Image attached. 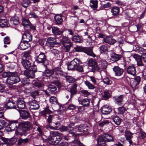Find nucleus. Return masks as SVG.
I'll return each instance as SVG.
<instances>
[{"label":"nucleus","mask_w":146,"mask_h":146,"mask_svg":"<svg viewBox=\"0 0 146 146\" xmlns=\"http://www.w3.org/2000/svg\"><path fill=\"white\" fill-rule=\"evenodd\" d=\"M13 72H4L1 74L3 78L7 77L6 80V83L12 85L17 83L20 80L19 76L17 74L13 75Z\"/></svg>","instance_id":"f257e3e1"},{"label":"nucleus","mask_w":146,"mask_h":146,"mask_svg":"<svg viewBox=\"0 0 146 146\" xmlns=\"http://www.w3.org/2000/svg\"><path fill=\"white\" fill-rule=\"evenodd\" d=\"M50 135L47 139V141L51 144L56 145L63 138V135L57 131H51Z\"/></svg>","instance_id":"f03ea898"},{"label":"nucleus","mask_w":146,"mask_h":146,"mask_svg":"<svg viewBox=\"0 0 146 146\" xmlns=\"http://www.w3.org/2000/svg\"><path fill=\"white\" fill-rule=\"evenodd\" d=\"M81 60L77 58H74L73 60L68 62L67 63V68L68 70H76L79 72H82L83 68L81 65L80 64H82Z\"/></svg>","instance_id":"7ed1b4c3"},{"label":"nucleus","mask_w":146,"mask_h":146,"mask_svg":"<svg viewBox=\"0 0 146 146\" xmlns=\"http://www.w3.org/2000/svg\"><path fill=\"white\" fill-rule=\"evenodd\" d=\"M35 61L38 64L43 65L45 68H47V66L49 65V60L45 53L40 52L38 55L35 57Z\"/></svg>","instance_id":"20e7f679"},{"label":"nucleus","mask_w":146,"mask_h":146,"mask_svg":"<svg viewBox=\"0 0 146 146\" xmlns=\"http://www.w3.org/2000/svg\"><path fill=\"white\" fill-rule=\"evenodd\" d=\"M93 48L92 47H86L77 45L74 48V51L77 52H83L89 56L95 57L96 55L93 52Z\"/></svg>","instance_id":"39448f33"},{"label":"nucleus","mask_w":146,"mask_h":146,"mask_svg":"<svg viewBox=\"0 0 146 146\" xmlns=\"http://www.w3.org/2000/svg\"><path fill=\"white\" fill-rule=\"evenodd\" d=\"M31 124L28 121H23L19 123L18 129L21 135H26V131L28 130L30 128Z\"/></svg>","instance_id":"423d86ee"},{"label":"nucleus","mask_w":146,"mask_h":146,"mask_svg":"<svg viewBox=\"0 0 146 146\" xmlns=\"http://www.w3.org/2000/svg\"><path fill=\"white\" fill-rule=\"evenodd\" d=\"M60 42L65 48L67 52H68L72 45L71 41L68 36L63 35L60 37Z\"/></svg>","instance_id":"0eeeda50"},{"label":"nucleus","mask_w":146,"mask_h":146,"mask_svg":"<svg viewBox=\"0 0 146 146\" xmlns=\"http://www.w3.org/2000/svg\"><path fill=\"white\" fill-rule=\"evenodd\" d=\"M37 72L36 65L33 64L32 68L25 70L23 74L27 77L31 78H34L35 77V74Z\"/></svg>","instance_id":"6e6552de"},{"label":"nucleus","mask_w":146,"mask_h":146,"mask_svg":"<svg viewBox=\"0 0 146 146\" xmlns=\"http://www.w3.org/2000/svg\"><path fill=\"white\" fill-rule=\"evenodd\" d=\"M123 65V67L121 68L118 66H114L113 68V70L115 76H122L124 72V70L125 68L126 63L123 61L121 64Z\"/></svg>","instance_id":"1a4fd4ad"},{"label":"nucleus","mask_w":146,"mask_h":146,"mask_svg":"<svg viewBox=\"0 0 146 146\" xmlns=\"http://www.w3.org/2000/svg\"><path fill=\"white\" fill-rule=\"evenodd\" d=\"M112 136L108 133H104L101 135V146H106V141L110 142L113 141Z\"/></svg>","instance_id":"9d476101"},{"label":"nucleus","mask_w":146,"mask_h":146,"mask_svg":"<svg viewBox=\"0 0 146 146\" xmlns=\"http://www.w3.org/2000/svg\"><path fill=\"white\" fill-rule=\"evenodd\" d=\"M88 66L91 68V71L95 72V71H99L100 69L97 65V63L95 60L92 58L89 59L88 61Z\"/></svg>","instance_id":"9b49d317"},{"label":"nucleus","mask_w":146,"mask_h":146,"mask_svg":"<svg viewBox=\"0 0 146 146\" xmlns=\"http://www.w3.org/2000/svg\"><path fill=\"white\" fill-rule=\"evenodd\" d=\"M52 33L54 34L56 38H60V37L63 35L64 29L60 31L59 28L57 27H52Z\"/></svg>","instance_id":"f8f14e48"},{"label":"nucleus","mask_w":146,"mask_h":146,"mask_svg":"<svg viewBox=\"0 0 146 146\" xmlns=\"http://www.w3.org/2000/svg\"><path fill=\"white\" fill-rule=\"evenodd\" d=\"M21 63L24 68L27 70L32 68L33 66L32 65V63L30 61L24 58L22 59Z\"/></svg>","instance_id":"ddd939ff"},{"label":"nucleus","mask_w":146,"mask_h":146,"mask_svg":"<svg viewBox=\"0 0 146 146\" xmlns=\"http://www.w3.org/2000/svg\"><path fill=\"white\" fill-rule=\"evenodd\" d=\"M54 74L62 77L65 78L67 73L63 71L61 68L59 67H57L54 68Z\"/></svg>","instance_id":"4468645a"},{"label":"nucleus","mask_w":146,"mask_h":146,"mask_svg":"<svg viewBox=\"0 0 146 146\" xmlns=\"http://www.w3.org/2000/svg\"><path fill=\"white\" fill-rule=\"evenodd\" d=\"M141 80V78L140 76H136L134 79L131 82V86L133 88V90L136 89L137 86L139 84Z\"/></svg>","instance_id":"2eb2a0df"},{"label":"nucleus","mask_w":146,"mask_h":146,"mask_svg":"<svg viewBox=\"0 0 146 146\" xmlns=\"http://www.w3.org/2000/svg\"><path fill=\"white\" fill-rule=\"evenodd\" d=\"M49 101L52 104H57L56 106L58 107V108L57 109L54 110V111H56L58 112L60 111H62L60 109L61 108V105L60 104L58 103L56 98V97L54 96H52L50 99Z\"/></svg>","instance_id":"dca6fc26"},{"label":"nucleus","mask_w":146,"mask_h":146,"mask_svg":"<svg viewBox=\"0 0 146 146\" xmlns=\"http://www.w3.org/2000/svg\"><path fill=\"white\" fill-rule=\"evenodd\" d=\"M18 123V120H12L9 122V123L7 126V130L9 131H11L15 130L16 128H17L16 123Z\"/></svg>","instance_id":"f3484780"},{"label":"nucleus","mask_w":146,"mask_h":146,"mask_svg":"<svg viewBox=\"0 0 146 146\" xmlns=\"http://www.w3.org/2000/svg\"><path fill=\"white\" fill-rule=\"evenodd\" d=\"M29 108L31 110H36L39 108L38 102L36 100L29 101Z\"/></svg>","instance_id":"a211bd4d"},{"label":"nucleus","mask_w":146,"mask_h":146,"mask_svg":"<svg viewBox=\"0 0 146 146\" xmlns=\"http://www.w3.org/2000/svg\"><path fill=\"white\" fill-rule=\"evenodd\" d=\"M32 39V35L29 32L25 33L22 36V40L26 42H29Z\"/></svg>","instance_id":"6ab92c4d"},{"label":"nucleus","mask_w":146,"mask_h":146,"mask_svg":"<svg viewBox=\"0 0 146 146\" xmlns=\"http://www.w3.org/2000/svg\"><path fill=\"white\" fill-rule=\"evenodd\" d=\"M126 72L128 74L134 76L136 74L135 67L133 64L129 65L126 68Z\"/></svg>","instance_id":"aec40b11"},{"label":"nucleus","mask_w":146,"mask_h":146,"mask_svg":"<svg viewBox=\"0 0 146 146\" xmlns=\"http://www.w3.org/2000/svg\"><path fill=\"white\" fill-rule=\"evenodd\" d=\"M110 56L111 60L114 62H116L120 60L123 57L122 55L117 54L114 52H111Z\"/></svg>","instance_id":"412c9836"},{"label":"nucleus","mask_w":146,"mask_h":146,"mask_svg":"<svg viewBox=\"0 0 146 146\" xmlns=\"http://www.w3.org/2000/svg\"><path fill=\"white\" fill-rule=\"evenodd\" d=\"M30 46V43L29 42H26L22 40L19 45V48L20 50H24Z\"/></svg>","instance_id":"4be33fe9"},{"label":"nucleus","mask_w":146,"mask_h":146,"mask_svg":"<svg viewBox=\"0 0 146 146\" xmlns=\"http://www.w3.org/2000/svg\"><path fill=\"white\" fill-rule=\"evenodd\" d=\"M72 41L74 42L75 43H81L83 41V39L82 36H79L77 34L76 35L73 36L71 38Z\"/></svg>","instance_id":"5701e85b"},{"label":"nucleus","mask_w":146,"mask_h":146,"mask_svg":"<svg viewBox=\"0 0 146 146\" xmlns=\"http://www.w3.org/2000/svg\"><path fill=\"white\" fill-rule=\"evenodd\" d=\"M62 15L56 14L54 17L55 23L56 25H59L62 24L63 21L62 18Z\"/></svg>","instance_id":"b1692460"},{"label":"nucleus","mask_w":146,"mask_h":146,"mask_svg":"<svg viewBox=\"0 0 146 146\" xmlns=\"http://www.w3.org/2000/svg\"><path fill=\"white\" fill-rule=\"evenodd\" d=\"M133 133H131L129 131H125V135L127 140L128 141L130 145L132 143L131 139L133 138L132 135Z\"/></svg>","instance_id":"393cba45"},{"label":"nucleus","mask_w":146,"mask_h":146,"mask_svg":"<svg viewBox=\"0 0 146 146\" xmlns=\"http://www.w3.org/2000/svg\"><path fill=\"white\" fill-rule=\"evenodd\" d=\"M54 74V69H48V66H47V68H45V71L44 72L43 75L44 76L47 77L48 78L50 77L52 75Z\"/></svg>","instance_id":"a878e982"},{"label":"nucleus","mask_w":146,"mask_h":146,"mask_svg":"<svg viewBox=\"0 0 146 146\" xmlns=\"http://www.w3.org/2000/svg\"><path fill=\"white\" fill-rule=\"evenodd\" d=\"M56 41V39L55 38L50 37L48 38L46 41L47 45L49 46L54 47L55 42Z\"/></svg>","instance_id":"bb28decb"},{"label":"nucleus","mask_w":146,"mask_h":146,"mask_svg":"<svg viewBox=\"0 0 146 146\" xmlns=\"http://www.w3.org/2000/svg\"><path fill=\"white\" fill-rule=\"evenodd\" d=\"M3 135V133L2 131H0V138L4 142H5L9 143H14L15 142L13 141L14 139L12 138L11 139H6L2 137Z\"/></svg>","instance_id":"cd10ccee"},{"label":"nucleus","mask_w":146,"mask_h":146,"mask_svg":"<svg viewBox=\"0 0 146 146\" xmlns=\"http://www.w3.org/2000/svg\"><path fill=\"white\" fill-rule=\"evenodd\" d=\"M111 111V109L108 106H104L101 109V112L103 114H109Z\"/></svg>","instance_id":"c85d7f7f"},{"label":"nucleus","mask_w":146,"mask_h":146,"mask_svg":"<svg viewBox=\"0 0 146 146\" xmlns=\"http://www.w3.org/2000/svg\"><path fill=\"white\" fill-rule=\"evenodd\" d=\"M103 40L106 43L111 45L113 44L115 42L116 40L111 37L107 36L103 39Z\"/></svg>","instance_id":"c756f323"},{"label":"nucleus","mask_w":146,"mask_h":146,"mask_svg":"<svg viewBox=\"0 0 146 146\" xmlns=\"http://www.w3.org/2000/svg\"><path fill=\"white\" fill-rule=\"evenodd\" d=\"M15 103L10 100H9L5 106L6 109H10L15 108H16Z\"/></svg>","instance_id":"7c9ffc66"},{"label":"nucleus","mask_w":146,"mask_h":146,"mask_svg":"<svg viewBox=\"0 0 146 146\" xmlns=\"http://www.w3.org/2000/svg\"><path fill=\"white\" fill-rule=\"evenodd\" d=\"M111 12L113 15H117L119 13V8L118 7L113 6L111 9Z\"/></svg>","instance_id":"2f4dec72"},{"label":"nucleus","mask_w":146,"mask_h":146,"mask_svg":"<svg viewBox=\"0 0 146 146\" xmlns=\"http://www.w3.org/2000/svg\"><path fill=\"white\" fill-rule=\"evenodd\" d=\"M20 116L23 119H27L29 117V113L27 111L22 110L20 111Z\"/></svg>","instance_id":"473e14b6"},{"label":"nucleus","mask_w":146,"mask_h":146,"mask_svg":"<svg viewBox=\"0 0 146 146\" xmlns=\"http://www.w3.org/2000/svg\"><path fill=\"white\" fill-rule=\"evenodd\" d=\"M74 129L75 131L79 132H85L87 130L86 126L82 125H80L78 126H76L74 127Z\"/></svg>","instance_id":"72a5a7b5"},{"label":"nucleus","mask_w":146,"mask_h":146,"mask_svg":"<svg viewBox=\"0 0 146 146\" xmlns=\"http://www.w3.org/2000/svg\"><path fill=\"white\" fill-rule=\"evenodd\" d=\"M17 64L15 62H10L7 64L6 66L7 68L10 70H13L17 66Z\"/></svg>","instance_id":"f704fd0d"},{"label":"nucleus","mask_w":146,"mask_h":146,"mask_svg":"<svg viewBox=\"0 0 146 146\" xmlns=\"http://www.w3.org/2000/svg\"><path fill=\"white\" fill-rule=\"evenodd\" d=\"M22 25L24 27V28L25 30L26 28H27L28 25L30 23V22L29 19L25 18H23L22 19Z\"/></svg>","instance_id":"c9c22d12"},{"label":"nucleus","mask_w":146,"mask_h":146,"mask_svg":"<svg viewBox=\"0 0 146 146\" xmlns=\"http://www.w3.org/2000/svg\"><path fill=\"white\" fill-rule=\"evenodd\" d=\"M27 27V28H26L25 30L28 31H33L34 32L36 31V26L35 25L33 24L30 22V23L28 25Z\"/></svg>","instance_id":"e433bc0d"},{"label":"nucleus","mask_w":146,"mask_h":146,"mask_svg":"<svg viewBox=\"0 0 146 146\" xmlns=\"http://www.w3.org/2000/svg\"><path fill=\"white\" fill-rule=\"evenodd\" d=\"M17 106L18 108L23 109L25 108L26 106L25 103L23 100H19L17 102Z\"/></svg>","instance_id":"4c0bfd02"},{"label":"nucleus","mask_w":146,"mask_h":146,"mask_svg":"<svg viewBox=\"0 0 146 146\" xmlns=\"http://www.w3.org/2000/svg\"><path fill=\"white\" fill-rule=\"evenodd\" d=\"M64 78H66V82H68L69 83H73L76 80L73 77L68 75L67 74Z\"/></svg>","instance_id":"58836bf2"},{"label":"nucleus","mask_w":146,"mask_h":146,"mask_svg":"<svg viewBox=\"0 0 146 146\" xmlns=\"http://www.w3.org/2000/svg\"><path fill=\"white\" fill-rule=\"evenodd\" d=\"M112 119L115 124L117 125H119L122 121V119L117 115L114 116L112 118Z\"/></svg>","instance_id":"ea45409f"},{"label":"nucleus","mask_w":146,"mask_h":146,"mask_svg":"<svg viewBox=\"0 0 146 146\" xmlns=\"http://www.w3.org/2000/svg\"><path fill=\"white\" fill-rule=\"evenodd\" d=\"M137 55L135 54L134 56V58L135 59L137 62V64L138 66H144V64H143L142 60L140 56L137 57Z\"/></svg>","instance_id":"a19ab883"},{"label":"nucleus","mask_w":146,"mask_h":146,"mask_svg":"<svg viewBox=\"0 0 146 146\" xmlns=\"http://www.w3.org/2000/svg\"><path fill=\"white\" fill-rule=\"evenodd\" d=\"M31 3V0H23L21 3V4L23 7L27 8Z\"/></svg>","instance_id":"79ce46f5"},{"label":"nucleus","mask_w":146,"mask_h":146,"mask_svg":"<svg viewBox=\"0 0 146 146\" xmlns=\"http://www.w3.org/2000/svg\"><path fill=\"white\" fill-rule=\"evenodd\" d=\"M90 7L94 10H96L98 7V1L96 0H91L90 1Z\"/></svg>","instance_id":"37998d69"},{"label":"nucleus","mask_w":146,"mask_h":146,"mask_svg":"<svg viewBox=\"0 0 146 146\" xmlns=\"http://www.w3.org/2000/svg\"><path fill=\"white\" fill-rule=\"evenodd\" d=\"M82 106H89L90 101L88 99H84L82 100L80 102H79Z\"/></svg>","instance_id":"c03bdc74"},{"label":"nucleus","mask_w":146,"mask_h":146,"mask_svg":"<svg viewBox=\"0 0 146 146\" xmlns=\"http://www.w3.org/2000/svg\"><path fill=\"white\" fill-rule=\"evenodd\" d=\"M52 113V112L49 109L48 107L47 106L44 110L41 112L42 114L46 116V115L47 114H50Z\"/></svg>","instance_id":"a18cd8bd"},{"label":"nucleus","mask_w":146,"mask_h":146,"mask_svg":"<svg viewBox=\"0 0 146 146\" xmlns=\"http://www.w3.org/2000/svg\"><path fill=\"white\" fill-rule=\"evenodd\" d=\"M30 52L29 51H26L23 53V58L24 59H29L31 58Z\"/></svg>","instance_id":"49530a36"},{"label":"nucleus","mask_w":146,"mask_h":146,"mask_svg":"<svg viewBox=\"0 0 146 146\" xmlns=\"http://www.w3.org/2000/svg\"><path fill=\"white\" fill-rule=\"evenodd\" d=\"M29 77L25 78H22L19 81H21V83L23 85H25L27 84L30 83V80Z\"/></svg>","instance_id":"de8ad7c7"},{"label":"nucleus","mask_w":146,"mask_h":146,"mask_svg":"<svg viewBox=\"0 0 146 146\" xmlns=\"http://www.w3.org/2000/svg\"><path fill=\"white\" fill-rule=\"evenodd\" d=\"M11 23L15 25H17L19 23V20L16 19L15 17H12L10 20Z\"/></svg>","instance_id":"09e8293b"},{"label":"nucleus","mask_w":146,"mask_h":146,"mask_svg":"<svg viewBox=\"0 0 146 146\" xmlns=\"http://www.w3.org/2000/svg\"><path fill=\"white\" fill-rule=\"evenodd\" d=\"M49 78L51 82H53L54 83L57 80H59L58 77L56 76L54 74H53L50 76V77H49Z\"/></svg>","instance_id":"8fccbe9b"},{"label":"nucleus","mask_w":146,"mask_h":146,"mask_svg":"<svg viewBox=\"0 0 146 146\" xmlns=\"http://www.w3.org/2000/svg\"><path fill=\"white\" fill-rule=\"evenodd\" d=\"M29 142L28 139L26 138L25 139H21L19 140L18 142V144L20 145L22 144H24Z\"/></svg>","instance_id":"3c124183"},{"label":"nucleus","mask_w":146,"mask_h":146,"mask_svg":"<svg viewBox=\"0 0 146 146\" xmlns=\"http://www.w3.org/2000/svg\"><path fill=\"white\" fill-rule=\"evenodd\" d=\"M103 82L104 84L106 85H110L111 84L112 81L110 79L106 77L103 79Z\"/></svg>","instance_id":"603ef678"},{"label":"nucleus","mask_w":146,"mask_h":146,"mask_svg":"<svg viewBox=\"0 0 146 146\" xmlns=\"http://www.w3.org/2000/svg\"><path fill=\"white\" fill-rule=\"evenodd\" d=\"M47 89L49 91H55L57 88L55 85H49L47 87Z\"/></svg>","instance_id":"864d4df0"},{"label":"nucleus","mask_w":146,"mask_h":146,"mask_svg":"<svg viewBox=\"0 0 146 146\" xmlns=\"http://www.w3.org/2000/svg\"><path fill=\"white\" fill-rule=\"evenodd\" d=\"M134 48L136 49L135 50L140 54H141L142 53H143L145 51L144 49L141 47H140L137 46H136Z\"/></svg>","instance_id":"5fc2aeb1"},{"label":"nucleus","mask_w":146,"mask_h":146,"mask_svg":"<svg viewBox=\"0 0 146 146\" xmlns=\"http://www.w3.org/2000/svg\"><path fill=\"white\" fill-rule=\"evenodd\" d=\"M107 66V62L105 60H101V69H106Z\"/></svg>","instance_id":"6e6d98bb"},{"label":"nucleus","mask_w":146,"mask_h":146,"mask_svg":"<svg viewBox=\"0 0 146 146\" xmlns=\"http://www.w3.org/2000/svg\"><path fill=\"white\" fill-rule=\"evenodd\" d=\"M124 96V95H121L115 99L116 102L117 104H121Z\"/></svg>","instance_id":"4d7b16f0"},{"label":"nucleus","mask_w":146,"mask_h":146,"mask_svg":"<svg viewBox=\"0 0 146 146\" xmlns=\"http://www.w3.org/2000/svg\"><path fill=\"white\" fill-rule=\"evenodd\" d=\"M33 82V85L36 87L40 88L42 87V84L40 82L36 80H34Z\"/></svg>","instance_id":"13d9d810"},{"label":"nucleus","mask_w":146,"mask_h":146,"mask_svg":"<svg viewBox=\"0 0 146 146\" xmlns=\"http://www.w3.org/2000/svg\"><path fill=\"white\" fill-rule=\"evenodd\" d=\"M126 109L124 107H120L118 108V113L120 114H123L126 111Z\"/></svg>","instance_id":"bf43d9fd"},{"label":"nucleus","mask_w":146,"mask_h":146,"mask_svg":"<svg viewBox=\"0 0 146 146\" xmlns=\"http://www.w3.org/2000/svg\"><path fill=\"white\" fill-rule=\"evenodd\" d=\"M57 87L58 91L61 90V88L62 86L61 83L60 82L59 80H57L56 82L54 83Z\"/></svg>","instance_id":"052dcab7"},{"label":"nucleus","mask_w":146,"mask_h":146,"mask_svg":"<svg viewBox=\"0 0 146 146\" xmlns=\"http://www.w3.org/2000/svg\"><path fill=\"white\" fill-rule=\"evenodd\" d=\"M4 43L5 44H9L10 43V37L9 36H6L4 38Z\"/></svg>","instance_id":"680f3d73"},{"label":"nucleus","mask_w":146,"mask_h":146,"mask_svg":"<svg viewBox=\"0 0 146 146\" xmlns=\"http://www.w3.org/2000/svg\"><path fill=\"white\" fill-rule=\"evenodd\" d=\"M7 122L3 119L0 120V130L2 129L3 127L6 125Z\"/></svg>","instance_id":"e2e57ef3"},{"label":"nucleus","mask_w":146,"mask_h":146,"mask_svg":"<svg viewBox=\"0 0 146 146\" xmlns=\"http://www.w3.org/2000/svg\"><path fill=\"white\" fill-rule=\"evenodd\" d=\"M85 84L90 89H92L94 88V85L91 84L89 81H86L85 82Z\"/></svg>","instance_id":"0e129e2a"},{"label":"nucleus","mask_w":146,"mask_h":146,"mask_svg":"<svg viewBox=\"0 0 146 146\" xmlns=\"http://www.w3.org/2000/svg\"><path fill=\"white\" fill-rule=\"evenodd\" d=\"M110 96V94L109 92H104V94L102 98L103 100H106L108 99Z\"/></svg>","instance_id":"69168bd1"},{"label":"nucleus","mask_w":146,"mask_h":146,"mask_svg":"<svg viewBox=\"0 0 146 146\" xmlns=\"http://www.w3.org/2000/svg\"><path fill=\"white\" fill-rule=\"evenodd\" d=\"M39 95L38 92H32L30 95V96L35 98H36Z\"/></svg>","instance_id":"338daca9"},{"label":"nucleus","mask_w":146,"mask_h":146,"mask_svg":"<svg viewBox=\"0 0 146 146\" xmlns=\"http://www.w3.org/2000/svg\"><path fill=\"white\" fill-rule=\"evenodd\" d=\"M108 51L107 47L106 45H102L101 46V54L105 53Z\"/></svg>","instance_id":"774afa93"}]
</instances>
